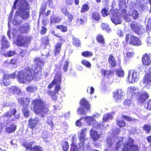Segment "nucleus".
Returning <instances> with one entry per match:
<instances>
[{"label":"nucleus","instance_id":"1","mask_svg":"<svg viewBox=\"0 0 151 151\" xmlns=\"http://www.w3.org/2000/svg\"><path fill=\"white\" fill-rule=\"evenodd\" d=\"M35 63L32 65V70L28 68L27 70H21L17 72V78L20 83H29L33 79L32 72H34V78L36 81H38L41 78L42 67L44 65V63L40 58L35 60Z\"/></svg>","mask_w":151,"mask_h":151},{"label":"nucleus","instance_id":"2","mask_svg":"<svg viewBox=\"0 0 151 151\" xmlns=\"http://www.w3.org/2000/svg\"><path fill=\"white\" fill-rule=\"evenodd\" d=\"M19 1L18 4L19 10L16 12V15L15 16L12 23L15 25L19 24L20 21L18 20L19 15L20 14L21 18L24 19H26L29 17V13L28 11H26L29 8V5L25 0H16L14 1L13 6L12 7V11L14 12L16 7L17 4Z\"/></svg>","mask_w":151,"mask_h":151},{"label":"nucleus","instance_id":"3","mask_svg":"<svg viewBox=\"0 0 151 151\" xmlns=\"http://www.w3.org/2000/svg\"><path fill=\"white\" fill-rule=\"evenodd\" d=\"M33 109L34 112L37 114H40L42 117H44L45 114L48 111V109L45 106L43 101L39 99H35L32 101Z\"/></svg>","mask_w":151,"mask_h":151},{"label":"nucleus","instance_id":"4","mask_svg":"<svg viewBox=\"0 0 151 151\" xmlns=\"http://www.w3.org/2000/svg\"><path fill=\"white\" fill-rule=\"evenodd\" d=\"M127 93L129 95L135 94L138 96L137 99L138 103H144L149 97V94L146 91L141 92V91L137 87L130 86L127 89Z\"/></svg>","mask_w":151,"mask_h":151},{"label":"nucleus","instance_id":"5","mask_svg":"<svg viewBox=\"0 0 151 151\" xmlns=\"http://www.w3.org/2000/svg\"><path fill=\"white\" fill-rule=\"evenodd\" d=\"M86 128H84L82 129L81 130L78 132V137L80 140V143L79 148L73 142H72L71 144L70 151H84V145L83 143L85 142L86 140L87 139L85 134V132L86 131Z\"/></svg>","mask_w":151,"mask_h":151},{"label":"nucleus","instance_id":"6","mask_svg":"<svg viewBox=\"0 0 151 151\" xmlns=\"http://www.w3.org/2000/svg\"><path fill=\"white\" fill-rule=\"evenodd\" d=\"M17 73L16 72L8 75L5 72L1 70H0V77H2L0 79V84L2 86H6L10 83L9 81L10 78H14L17 77Z\"/></svg>","mask_w":151,"mask_h":151},{"label":"nucleus","instance_id":"7","mask_svg":"<svg viewBox=\"0 0 151 151\" xmlns=\"http://www.w3.org/2000/svg\"><path fill=\"white\" fill-rule=\"evenodd\" d=\"M119 0V11L121 12V15L123 16V18L127 21H129L131 19V15L129 12H126V3L125 0Z\"/></svg>","mask_w":151,"mask_h":151},{"label":"nucleus","instance_id":"8","mask_svg":"<svg viewBox=\"0 0 151 151\" xmlns=\"http://www.w3.org/2000/svg\"><path fill=\"white\" fill-rule=\"evenodd\" d=\"M61 74L58 73L55 77L52 83L50 84L48 86V88H51L52 86H55V91L57 93L60 89V85L61 82Z\"/></svg>","mask_w":151,"mask_h":151},{"label":"nucleus","instance_id":"9","mask_svg":"<svg viewBox=\"0 0 151 151\" xmlns=\"http://www.w3.org/2000/svg\"><path fill=\"white\" fill-rule=\"evenodd\" d=\"M85 121L89 125L93 124V127L99 129H103L104 127V124L96 122L92 116H87L84 119Z\"/></svg>","mask_w":151,"mask_h":151},{"label":"nucleus","instance_id":"10","mask_svg":"<svg viewBox=\"0 0 151 151\" xmlns=\"http://www.w3.org/2000/svg\"><path fill=\"white\" fill-rule=\"evenodd\" d=\"M139 77V75H137L135 70H129L127 80L129 83H134L138 80Z\"/></svg>","mask_w":151,"mask_h":151},{"label":"nucleus","instance_id":"11","mask_svg":"<svg viewBox=\"0 0 151 151\" xmlns=\"http://www.w3.org/2000/svg\"><path fill=\"white\" fill-rule=\"evenodd\" d=\"M133 141L130 138H128V142L126 145L124 146L122 151H138L137 146L133 145Z\"/></svg>","mask_w":151,"mask_h":151},{"label":"nucleus","instance_id":"12","mask_svg":"<svg viewBox=\"0 0 151 151\" xmlns=\"http://www.w3.org/2000/svg\"><path fill=\"white\" fill-rule=\"evenodd\" d=\"M30 40L28 37L19 35L17 38L16 44L18 46H26L29 43Z\"/></svg>","mask_w":151,"mask_h":151},{"label":"nucleus","instance_id":"13","mask_svg":"<svg viewBox=\"0 0 151 151\" xmlns=\"http://www.w3.org/2000/svg\"><path fill=\"white\" fill-rule=\"evenodd\" d=\"M110 17L112 22L115 24H120L122 22L121 19L118 14L117 10L111 9L110 11Z\"/></svg>","mask_w":151,"mask_h":151},{"label":"nucleus","instance_id":"14","mask_svg":"<svg viewBox=\"0 0 151 151\" xmlns=\"http://www.w3.org/2000/svg\"><path fill=\"white\" fill-rule=\"evenodd\" d=\"M132 30L136 33L140 35L144 31V29L142 26H140L137 23H133L130 25Z\"/></svg>","mask_w":151,"mask_h":151},{"label":"nucleus","instance_id":"15","mask_svg":"<svg viewBox=\"0 0 151 151\" xmlns=\"http://www.w3.org/2000/svg\"><path fill=\"white\" fill-rule=\"evenodd\" d=\"M142 83L145 87H148L151 85V71L145 75L142 80Z\"/></svg>","mask_w":151,"mask_h":151},{"label":"nucleus","instance_id":"16","mask_svg":"<svg viewBox=\"0 0 151 151\" xmlns=\"http://www.w3.org/2000/svg\"><path fill=\"white\" fill-rule=\"evenodd\" d=\"M24 145L26 148V151H42V148L38 146H35L32 148V142L24 144Z\"/></svg>","mask_w":151,"mask_h":151},{"label":"nucleus","instance_id":"17","mask_svg":"<svg viewBox=\"0 0 151 151\" xmlns=\"http://www.w3.org/2000/svg\"><path fill=\"white\" fill-rule=\"evenodd\" d=\"M16 112V110L15 109H13L6 113L5 114V116L10 117L13 116H14V117L12 119V120L13 121H15L19 118L20 116L19 114H18L17 115H16L15 114Z\"/></svg>","mask_w":151,"mask_h":151},{"label":"nucleus","instance_id":"18","mask_svg":"<svg viewBox=\"0 0 151 151\" xmlns=\"http://www.w3.org/2000/svg\"><path fill=\"white\" fill-rule=\"evenodd\" d=\"M142 61L143 64L145 65H150L151 63V55L147 54L144 55L142 58Z\"/></svg>","mask_w":151,"mask_h":151},{"label":"nucleus","instance_id":"19","mask_svg":"<svg viewBox=\"0 0 151 151\" xmlns=\"http://www.w3.org/2000/svg\"><path fill=\"white\" fill-rule=\"evenodd\" d=\"M18 101L19 103L24 107H28L29 105L30 101L28 98H22L18 99Z\"/></svg>","mask_w":151,"mask_h":151},{"label":"nucleus","instance_id":"20","mask_svg":"<svg viewBox=\"0 0 151 151\" xmlns=\"http://www.w3.org/2000/svg\"><path fill=\"white\" fill-rule=\"evenodd\" d=\"M90 136L94 142H96L100 138V134L93 129H91L90 133Z\"/></svg>","mask_w":151,"mask_h":151},{"label":"nucleus","instance_id":"21","mask_svg":"<svg viewBox=\"0 0 151 151\" xmlns=\"http://www.w3.org/2000/svg\"><path fill=\"white\" fill-rule=\"evenodd\" d=\"M123 95V92L122 89H117L113 93V96L116 101L120 100Z\"/></svg>","mask_w":151,"mask_h":151},{"label":"nucleus","instance_id":"22","mask_svg":"<svg viewBox=\"0 0 151 151\" xmlns=\"http://www.w3.org/2000/svg\"><path fill=\"white\" fill-rule=\"evenodd\" d=\"M39 122V120L38 118H35L34 119L30 118L29 121V125L30 128L33 129L35 127L36 125Z\"/></svg>","mask_w":151,"mask_h":151},{"label":"nucleus","instance_id":"23","mask_svg":"<svg viewBox=\"0 0 151 151\" xmlns=\"http://www.w3.org/2000/svg\"><path fill=\"white\" fill-rule=\"evenodd\" d=\"M130 44L135 46H139L142 44V42L137 37L133 35L130 42Z\"/></svg>","mask_w":151,"mask_h":151},{"label":"nucleus","instance_id":"24","mask_svg":"<svg viewBox=\"0 0 151 151\" xmlns=\"http://www.w3.org/2000/svg\"><path fill=\"white\" fill-rule=\"evenodd\" d=\"M114 114V112H111L110 113H107L104 115L103 118V122H106L109 120L113 118V116Z\"/></svg>","mask_w":151,"mask_h":151},{"label":"nucleus","instance_id":"25","mask_svg":"<svg viewBox=\"0 0 151 151\" xmlns=\"http://www.w3.org/2000/svg\"><path fill=\"white\" fill-rule=\"evenodd\" d=\"M1 45V49L2 50L5 48H7L9 46V43L6 40L5 37L4 36H3L2 39Z\"/></svg>","mask_w":151,"mask_h":151},{"label":"nucleus","instance_id":"26","mask_svg":"<svg viewBox=\"0 0 151 151\" xmlns=\"http://www.w3.org/2000/svg\"><path fill=\"white\" fill-rule=\"evenodd\" d=\"M61 20V18L58 17H56L55 15L51 16L50 19L51 24L57 23L60 22Z\"/></svg>","mask_w":151,"mask_h":151},{"label":"nucleus","instance_id":"27","mask_svg":"<svg viewBox=\"0 0 151 151\" xmlns=\"http://www.w3.org/2000/svg\"><path fill=\"white\" fill-rule=\"evenodd\" d=\"M29 26L28 24L25 23L23 25L19 28V30L21 32L27 33L29 32Z\"/></svg>","mask_w":151,"mask_h":151},{"label":"nucleus","instance_id":"28","mask_svg":"<svg viewBox=\"0 0 151 151\" xmlns=\"http://www.w3.org/2000/svg\"><path fill=\"white\" fill-rule=\"evenodd\" d=\"M10 91L14 93L20 94L21 93V90L17 86H12L9 88Z\"/></svg>","mask_w":151,"mask_h":151},{"label":"nucleus","instance_id":"29","mask_svg":"<svg viewBox=\"0 0 151 151\" xmlns=\"http://www.w3.org/2000/svg\"><path fill=\"white\" fill-rule=\"evenodd\" d=\"M133 36V35L130 34H127L126 35L125 37V41H124L123 42L124 46L129 43L130 44V42Z\"/></svg>","mask_w":151,"mask_h":151},{"label":"nucleus","instance_id":"30","mask_svg":"<svg viewBox=\"0 0 151 151\" xmlns=\"http://www.w3.org/2000/svg\"><path fill=\"white\" fill-rule=\"evenodd\" d=\"M16 128V126L14 124H12L9 127L6 128L5 130L6 132L8 133H12L15 130Z\"/></svg>","mask_w":151,"mask_h":151},{"label":"nucleus","instance_id":"31","mask_svg":"<svg viewBox=\"0 0 151 151\" xmlns=\"http://www.w3.org/2000/svg\"><path fill=\"white\" fill-rule=\"evenodd\" d=\"M81 105L88 110L90 108V105L88 102L85 99H83L81 102Z\"/></svg>","mask_w":151,"mask_h":151},{"label":"nucleus","instance_id":"32","mask_svg":"<svg viewBox=\"0 0 151 151\" xmlns=\"http://www.w3.org/2000/svg\"><path fill=\"white\" fill-rule=\"evenodd\" d=\"M109 63L112 67H114L116 65V63L114 57L112 55H110L108 58Z\"/></svg>","mask_w":151,"mask_h":151},{"label":"nucleus","instance_id":"33","mask_svg":"<svg viewBox=\"0 0 151 151\" xmlns=\"http://www.w3.org/2000/svg\"><path fill=\"white\" fill-rule=\"evenodd\" d=\"M49 133L47 131H44L42 134V137L44 140L46 142L49 141L50 139L48 137Z\"/></svg>","mask_w":151,"mask_h":151},{"label":"nucleus","instance_id":"34","mask_svg":"<svg viewBox=\"0 0 151 151\" xmlns=\"http://www.w3.org/2000/svg\"><path fill=\"white\" fill-rule=\"evenodd\" d=\"M62 44L61 43H57L55 45V55L59 53Z\"/></svg>","mask_w":151,"mask_h":151},{"label":"nucleus","instance_id":"35","mask_svg":"<svg viewBox=\"0 0 151 151\" xmlns=\"http://www.w3.org/2000/svg\"><path fill=\"white\" fill-rule=\"evenodd\" d=\"M97 39L98 42L102 45L103 46L105 45L104 39L102 35H98L97 37Z\"/></svg>","mask_w":151,"mask_h":151},{"label":"nucleus","instance_id":"36","mask_svg":"<svg viewBox=\"0 0 151 151\" xmlns=\"http://www.w3.org/2000/svg\"><path fill=\"white\" fill-rule=\"evenodd\" d=\"M101 72L105 76H107V77H108L109 76L111 75L113 73L110 70H107L104 69L102 70Z\"/></svg>","mask_w":151,"mask_h":151},{"label":"nucleus","instance_id":"37","mask_svg":"<svg viewBox=\"0 0 151 151\" xmlns=\"http://www.w3.org/2000/svg\"><path fill=\"white\" fill-rule=\"evenodd\" d=\"M116 138V137H111L110 138H108L107 140V144L108 145V146L109 147H111L113 142H115L114 139Z\"/></svg>","mask_w":151,"mask_h":151},{"label":"nucleus","instance_id":"38","mask_svg":"<svg viewBox=\"0 0 151 151\" xmlns=\"http://www.w3.org/2000/svg\"><path fill=\"white\" fill-rule=\"evenodd\" d=\"M101 27L103 29L105 30L107 32H111V29L107 24L102 23L101 24Z\"/></svg>","mask_w":151,"mask_h":151},{"label":"nucleus","instance_id":"39","mask_svg":"<svg viewBox=\"0 0 151 151\" xmlns=\"http://www.w3.org/2000/svg\"><path fill=\"white\" fill-rule=\"evenodd\" d=\"M131 12L132 16L134 19H135L138 17L139 14L137 11L135 10H132Z\"/></svg>","mask_w":151,"mask_h":151},{"label":"nucleus","instance_id":"40","mask_svg":"<svg viewBox=\"0 0 151 151\" xmlns=\"http://www.w3.org/2000/svg\"><path fill=\"white\" fill-rule=\"evenodd\" d=\"M37 90V88L35 86H30L27 87L26 90L28 92H33Z\"/></svg>","mask_w":151,"mask_h":151},{"label":"nucleus","instance_id":"41","mask_svg":"<svg viewBox=\"0 0 151 151\" xmlns=\"http://www.w3.org/2000/svg\"><path fill=\"white\" fill-rule=\"evenodd\" d=\"M12 17V14L11 13L10 14L9 19H8V27H9V30L8 31L7 34L8 36L9 37V38H10V25H9V22H11V19Z\"/></svg>","mask_w":151,"mask_h":151},{"label":"nucleus","instance_id":"42","mask_svg":"<svg viewBox=\"0 0 151 151\" xmlns=\"http://www.w3.org/2000/svg\"><path fill=\"white\" fill-rule=\"evenodd\" d=\"M143 128L144 130L146 131L147 133H149L151 129V126L149 124H145Z\"/></svg>","mask_w":151,"mask_h":151},{"label":"nucleus","instance_id":"43","mask_svg":"<svg viewBox=\"0 0 151 151\" xmlns=\"http://www.w3.org/2000/svg\"><path fill=\"white\" fill-rule=\"evenodd\" d=\"M62 148L64 151H68L69 148V145L67 142L65 141L62 143Z\"/></svg>","mask_w":151,"mask_h":151},{"label":"nucleus","instance_id":"44","mask_svg":"<svg viewBox=\"0 0 151 151\" xmlns=\"http://www.w3.org/2000/svg\"><path fill=\"white\" fill-rule=\"evenodd\" d=\"M57 29H60L63 32H66L67 31V27L63 25H58L56 27Z\"/></svg>","mask_w":151,"mask_h":151},{"label":"nucleus","instance_id":"45","mask_svg":"<svg viewBox=\"0 0 151 151\" xmlns=\"http://www.w3.org/2000/svg\"><path fill=\"white\" fill-rule=\"evenodd\" d=\"M116 74L118 76L121 78L124 76V73L122 70L120 69H118L116 71Z\"/></svg>","mask_w":151,"mask_h":151},{"label":"nucleus","instance_id":"46","mask_svg":"<svg viewBox=\"0 0 151 151\" xmlns=\"http://www.w3.org/2000/svg\"><path fill=\"white\" fill-rule=\"evenodd\" d=\"M82 55L84 57H90L92 56L93 54L91 52L85 51L82 52Z\"/></svg>","mask_w":151,"mask_h":151},{"label":"nucleus","instance_id":"47","mask_svg":"<svg viewBox=\"0 0 151 151\" xmlns=\"http://www.w3.org/2000/svg\"><path fill=\"white\" fill-rule=\"evenodd\" d=\"M81 63L83 65L88 68H90L91 67V65L90 63L86 60H82Z\"/></svg>","mask_w":151,"mask_h":151},{"label":"nucleus","instance_id":"48","mask_svg":"<svg viewBox=\"0 0 151 151\" xmlns=\"http://www.w3.org/2000/svg\"><path fill=\"white\" fill-rule=\"evenodd\" d=\"M10 63L11 64L13 65V67L14 68L17 67V59L16 58H13L10 60Z\"/></svg>","mask_w":151,"mask_h":151},{"label":"nucleus","instance_id":"49","mask_svg":"<svg viewBox=\"0 0 151 151\" xmlns=\"http://www.w3.org/2000/svg\"><path fill=\"white\" fill-rule=\"evenodd\" d=\"M23 114L25 117H28L29 114V112L27 107H24L22 108Z\"/></svg>","mask_w":151,"mask_h":151},{"label":"nucleus","instance_id":"50","mask_svg":"<svg viewBox=\"0 0 151 151\" xmlns=\"http://www.w3.org/2000/svg\"><path fill=\"white\" fill-rule=\"evenodd\" d=\"M73 44L76 47L79 46L80 45V42L79 40L78 39L73 38Z\"/></svg>","mask_w":151,"mask_h":151},{"label":"nucleus","instance_id":"51","mask_svg":"<svg viewBox=\"0 0 151 151\" xmlns=\"http://www.w3.org/2000/svg\"><path fill=\"white\" fill-rule=\"evenodd\" d=\"M93 18L96 20H98L100 18V15L99 13L96 12L93 13L92 15Z\"/></svg>","mask_w":151,"mask_h":151},{"label":"nucleus","instance_id":"52","mask_svg":"<svg viewBox=\"0 0 151 151\" xmlns=\"http://www.w3.org/2000/svg\"><path fill=\"white\" fill-rule=\"evenodd\" d=\"M15 54V52L14 51H10L7 52L4 54V55L6 57H10L14 55Z\"/></svg>","mask_w":151,"mask_h":151},{"label":"nucleus","instance_id":"53","mask_svg":"<svg viewBox=\"0 0 151 151\" xmlns=\"http://www.w3.org/2000/svg\"><path fill=\"white\" fill-rule=\"evenodd\" d=\"M48 93L50 95L52 99L53 100L55 101L56 100L57 97L55 93L52 91H49Z\"/></svg>","mask_w":151,"mask_h":151},{"label":"nucleus","instance_id":"54","mask_svg":"<svg viewBox=\"0 0 151 151\" xmlns=\"http://www.w3.org/2000/svg\"><path fill=\"white\" fill-rule=\"evenodd\" d=\"M101 14L104 17L108 15L109 14L108 9L106 8H104L101 12Z\"/></svg>","mask_w":151,"mask_h":151},{"label":"nucleus","instance_id":"55","mask_svg":"<svg viewBox=\"0 0 151 151\" xmlns=\"http://www.w3.org/2000/svg\"><path fill=\"white\" fill-rule=\"evenodd\" d=\"M77 113L80 115L85 114H86V111H84L83 109L81 107L78 108L77 110Z\"/></svg>","mask_w":151,"mask_h":151},{"label":"nucleus","instance_id":"56","mask_svg":"<svg viewBox=\"0 0 151 151\" xmlns=\"http://www.w3.org/2000/svg\"><path fill=\"white\" fill-rule=\"evenodd\" d=\"M46 6L45 4L42 5L40 8V15L43 14L45 10Z\"/></svg>","mask_w":151,"mask_h":151},{"label":"nucleus","instance_id":"57","mask_svg":"<svg viewBox=\"0 0 151 151\" xmlns=\"http://www.w3.org/2000/svg\"><path fill=\"white\" fill-rule=\"evenodd\" d=\"M89 9V7L88 5L84 4L82 7L81 12H84L88 11Z\"/></svg>","mask_w":151,"mask_h":151},{"label":"nucleus","instance_id":"58","mask_svg":"<svg viewBox=\"0 0 151 151\" xmlns=\"http://www.w3.org/2000/svg\"><path fill=\"white\" fill-rule=\"evenodd\" d=\"M122 118L123 119H124L128 121H133L134 120V119L124 115H122Z\"/></svg>","mask_w":151,"mask_h":151},{"label":"nucleus","instance_id":"59","mask_svg":"<svg viewBox=\"0 0 151 151\" xmlns=\"http://www.w3.org/2000/svg\"><path fill=\"white\" fill-rule=\"evenodd\" d=\"M145 106L147 109L151 110V100H150L147 103H145Z\"/></svg>","mask_w":151,"mask_h":151},{"label":"nucleus","instance_id":"60","mask_svg":"<svg viewBox=\"0 0 151 151\" xmlns=\"http://www.w3.org/2000/svg\"><path fill=\"white\" fill-rule=\"evenodd\" d=\"M131 103V101L130 100H125L123 102L124 104L125 105L126 107L129 106Z\"/></svg>","mask_w":151,"mask_h":151},{"label":"nucleus","instance_id":"61","mask_svg":"<svg viewBox=\"0 0 151 151\" xmlns=\"http://www.w3.org/2000/svg\"><path fill=\"white\" fill-rule=\"evenodd\" d=\"M117 124L120 127H124L126 125L125 123L123 121H118Z\"/></svg>","mask_w":151,"mask_h":151},{"label":"nucleus","instance_id":"62","mask_svg":"<svg viewBox=\"0 0 151 151\" xmlns=\"http://www.w3.org/2000/svg\"><path fill=\"white\" fill-rule=\"evenodd\" d=\"M52 117H49L48 118L47 122L50 126L52 127L53 126V124L52 121Z\"/></svg>","mask_w":151,"mask_h":151},{"label":"nucleus","instance_id":"63","mask_svg":"<svg viewBox=\"0 0 151 151\" xmlns=\"http://www.w3.org/2000/svg\"><path fill=\"white\" fill-rule=\"evenodd\" d=\"M65 2L67 5H71L73 4V0H65Z\"/></svg>","mask_w":151,"mask_h":151},{"label":"nucleus","instance_id":"64","mask_svg":"<svg viewBox=\"0 0 151 151\" xmlns=\"http://www.w3.org/2000/svg\"><path fill=\"white\" fill-rule=\"evenodd\" d=\"M61 11L65 15H67V14L68 13L67 9L66 7H64L62 8Z\"/></svg>","mask_w":151,"mask_h":151}]
</instances>
